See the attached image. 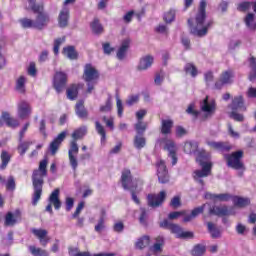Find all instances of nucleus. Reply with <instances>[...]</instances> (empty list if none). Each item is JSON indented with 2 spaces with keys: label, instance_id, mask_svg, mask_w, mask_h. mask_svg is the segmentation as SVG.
Here are the masks:
<instances>
[{
  "label": "nucleus",
  "instance_id": "6e6d98bb",
  "mask_svg": "<svg viewBox=\"0 0 256 256\" xmlns=\"http://www.w3.org/2000/svg\"><path fill=\"white\" fill-rule=\"evenodd\" d=\"M253 2H242L238 4L237 9L241 11L242 13H245V11H249L251 9V5Z\"/></svg>",
  "mask_w": 256,
  "mask_h": 256
},
{
  "label": "nucleus",
  "instance_id": "774afa93",
  "mask_svg": "<svg viewBox=\"0 0 256 256\" xmlns=\"http://www.w3.org/2000/svg\"><path fill=\"white\" fill-rule=\"evenodd\" d=\"M229 199H231V194H216V201H229Z\"/></svg>",
  "mask_w": 256,
  "mask_h": 256
},
{
  "label": "nucleus",
  "instance_id": "412c9836",
  "mask_svg": "<svg viewBox=\"0 0 256 256\" xmlns=\"http://www.w3.org/2000/svg\"><path fill=\"white\" fill-rule=\"evenodd\" d=\"M171 233H174L178 239H189L193 237V232H183V228L177 224H173L170 227Z\"/></svg>",
  "mask_w": 256,
  "mask_h": 256
},
{
  "label": "nucleus",
  "instance_id": "2f4dec72",
  "mask_svg": "<svg viewBox=\"0 0 256 256\" xmlns=\"http://www.w3.org/2000/svg\"><path fill=\"white\" fill-rule=\"evenodd\" d=\"M250 63V73H249V81H256V58L255 57H250L249 59Z\"/></svg>",
  "mask_w": 256,
  "mask_h": 256
},
{
  "label": "nucleus",
  "instance_id": "423d86ee",
  "mask_svg": "<svg viewBox=\"0 0 256 256\" xmlns=\"http://www.w3.org/2000/svg\"><path fill=\"white\" fill-rule=\"evenodd\" d=\"M224 159L227 161V165L231 167V169H236L237 171H239V169H243V167H245L242 161L243 159L242 150H238L231 154H225Z\"/></svg>",
  "mask_w": 256,
  "mask_h": 256
},
{
  "label": "nucleus",
  "instance_id": "4be33fe9",
  "mask_svg": "<svg viewBox=\"0 0 256 256\" xmlns=\"http://www.w3.org/2000/svg\"><path fill=\"white\" fill-rule=\"evenodd\" d=\"M33 235L39 238V241L43 247H47V243H49V238H47V230L45 229H32Z\"/></svg>",
  "mask_w": 256,
  "mask_h": 256
},
{
  "label": "nucleus",
  "instance_id": "5fc2aeb1",
  "mask_svg": "<svg viewBox=\"0 0 256 256\" xmlns=\"http://www.w3.org/2000/svg\"><path fill=\"white\" fill-rule=\"evenodd\" d=\"M137 103H139V94L131 95L126 100V105H128V107H131Z\"/></svg>",
  "mask_w": 256,
  "mask_h": 256
},
{
  "label": "nucleus",
  "instance_id": "6e6552de",
  "mask_svg": "<svg viewBox=\"0 0 256 256\" xmlns=\"http://www.w3.org/2000/svg\"><path fill=\"white\" fill-rule=\"evenodd\" d=\"M200 109L204 113V118L209 119L212 115H215L217 104L215 100H209V96H206V98L200 102Z\"/></svg>",
  "mask_w": 256,
  "mask_h": 256
},
{
  "label": "nucleus",
  "instance_id": "393cba45",
  "mask_svg": "<svg viewBox=\"0 0 256 256\" xmlns=\"http://www.w3.org/2000/svg\"><path fill=\"white\" fill-rule=\"evenodd\" d=\"M129 45H131V39L126 38L122 41L120 48L117 52V58L122 61V59H125V55L127 53V49H129Z\"/></svg>",
  "mask_w": 256,
  "mask_h": 256
},
{
  "label": "nucleus",
  "instance_id": "ea45409f",
  "mask_svg": "<svg viewBox=\"0 0 256 256\" xmlns=\"http://www.w3.org/2000/svg\"><path fill=\"white\" fill-rule=\"evenodd\" d=\"M147 145V140L143 136L136 135L134 137V147L135 149L141 150Z\"/></svg>",
  "mask_w": 256,
  "mask_h": 256
},
{
  "label": "nucleus",
  "instance_id": "c9c22d12",
  "mask_svg": "<svg viewBox=\"0 0 256 256\" xmlns=\"http://www.w3.org/2000/svg\"><path fill=\"white\" fill-rule=\"evenodd\" d=\"M233 203L235 207H247V205L251 203V200L249 198L235 196L233 198Z\"/></svg>",
  "mask_w": 256,
  "mask_h": 256
},
{
  "label": "nucleus",
  "instance_id": "7ed1b4c3",
  "mask_svg": "<svg viewBox=\"0 0 256 256\" xmlns=\"http://www.w3.org/2000/svg\"><path fill=\"white\" fill-rule=\"evenodd\" d=\"M209 157V154H207L206 152H200L198 157L196 158L197 163L202 166V169L194 171V180L196 181V183L202 185V187L203 185H205L203 177H209V175H211V169L213 167V163L209 161Z\"/></svg>",
  "mask_w": 256,
  "mask_h": 256
},
{
  "label": "nucleus",
  "instance_id": "79ce46f5",
  "mask_svg": "<svg viewBox=\"0 0 256 256\" xmlns=\"http://www.w3.org/2000/svg\"><path fill=\"white\" fill-rule=\"evenodd\" d=\"M91 29L95 35H101L103 33V25L99 23L98 19H95L91 24Z\"/></svg>",
  "mask_w": 256,
  "mask_h": 256
},
{
  "label": "nucleus",
  "instance_id": "e433bc0d",
  "mask_svg": "<svg viewBox=\"0 0 256 256\" xmlns=\"http://www.w3.org/2000/svg\"><path fill=\"white\" fill-rule=\"evenodd\" d=\"M29 3V7L33 13H37V11H43L45 4L43 2H37V0H27Z\"/></svg>",
  "mask_w": 256,
  "mask_h": 256
},
{
  "label": "nucleus",
  "instance_id": "de8ad7c7",
  "mask_svg": "<svg viewBox=\"0 0 256 256\" xmlns=\"http://www.w3.org/2000/svg\"><path fill=\"white\" fill-rule=\"evenodd\" d=\"M175 14L176 12L174 9H170L168 12H166L163 17L165 23H173V21H175Z\"/></svg>",
  "mask_w": 256,
  "mask_h": 256
},
{
  "label": "nucleus",
  "instance_id": "58836bf2",
  "mask_svg": "<svg viewBox=\"0 0 256 256\" xmlns=\"http://www.w3.org/2000/svg\"><path fill=\"white\" fill-rule=\"evenodd\" d=\"M253 21H255V14H253V13L247 14L244 19V23H245L246 27H248V29H252L253 31H255L256 23L253 24Z\"/></svg>",
  "mask_w": 256,
  "mask_h": 256
},
{
  "label": "nucleus",
  "instance_id": "e2e57ef3",
  "mask_svg": "<svg viewBox=\"0 0 256 256\" xmlns=\"http://www.w3.org/2000/svg\"><path fill=\"white\" fill-rule=\"evenodd\" d=\"M141 214L139 217V222L141 225H147V210L145 208H140Z\"/></svg>",
  "mask_w": 256,
  "mask_h": 256
},
{
  "label": "nucleus",
  "instance_id": "4c0bfd02",
  "mask_svg": "<svg viewBox=\"0 0 256 256\" xmlns=\"http://www.w3.org/2000/svg\"><path fill=\"white\" fill-rule=\"evenodd\" d=\"M171 129H173L172 120H162L161 133L163 135H169V133H171Z\"/></svg>",
  "mask_w": 256,
  "mask_h": 256
},
{
  "label": "nucleus",
  "instance_id": "338daca9",
  "mask_svg": "<svg viewBox=\"0 0 256 256\" xmlns=\"http://www.w3.org/2000/svg\"><path fill=\"white\" fill-rule=\"evenodd\" d=\"M7 127H11L12 129H16V127H19V120L15 119V118H10L7 122H6Z\"/></svg>",
  "mask_w": 256,
  "mask_h": 256
},
{
  "label": "nucleus",
  "instance_id": "09e8293b",
  "mask_svg": "<svg viewBox=\"0 0 256 256\" xmlns=\"http://www.w3.org/2000/svg\"><path fill=\"white\" fill-rule=\"evenodd\" d=\"M25 82H26L25 76H20V77L17 79V82H16V89H17V91H19L20 93H23V92L25 91Z\"/></svg>",
  "mask_w": 256,
  "mask_h": 256
},
{
  "label": "nucleus",
  "instance_id": "473e14b6",
  "mask_svg": "<svg viewBox=\"0 0 256 256\" xmlns=\"http://www.w3.org/2000/svg\"><path fill=\"white\" fill-rule=\"evenodd\" d=\"M63 55L68 59L75 60L77 59V51H75L74 46H67L63 48Z\"/></svg>",
  "mask_w": 256,
  "mask_h": 256
},
{
  "label": "nucleus",
  "instance_id": "ddd939ff",
  "mask_svg": "<svg viewBox=\"0 0 256 256\" xmlns=\"http://www.w3.org/2000/svg\"><path fill=\"white\" fill-rule=\"evenodd\" d=\"M157 167V177L159 183L165 184L169 183V172L167 171V166L165 165V161L158 160L156 163Z\"/></svg>",
  "mask_w": 256,
  "mask_h": 256
},
{
  "label": "nucleus",
  "instance_id": "bf43d9fd",
  "mask_svg": "<svg viewBox=\"0 0 256 256\" xmlns=\"http://www.w3.org/2000/svg\"><path fill=\"white\" fill-rule=\"evenodd\" d=\"M237 110H232L230 117L231 119H234V121H239V122H243L245 117L243 116V114L237 113Z\"/></svg>",
  "mask_w": 256,
  "mask_h": 256
},
{
  "label": "nucleus",
  "instance_id": "603ef678",
  "mask_svg": "<svg viewBox=\"0 0 256 256\" xmlns=\"http://www.w3.org/2000/svg\"><path fill=\"white\" fill-rule=\"evenodd\" d=\"M205 246L203 245H197L194 247L192 250V255L193 256H203L205 254Z\"/></svg>",
  "mask_w": 256,
  "mask_h": 256
},
{
  "label": "nucleus",
  "instance_id": "2eb2a0df",
  "mask_svg": "<svg viewBox=\"0 0 256 256\" xmlns=\"http://www.w3.org/2000/svg\"><path fill=\"white\" fill-rule=\"evenodd\" d=\"M206 144L210 149H215V151H219L220 153H228V151L232 149L231 144L227 142H216L207 140Z\"/></svg>",
  "mask_w": 256,
  "mask_h": 256
},
{
  "label": "nucleus",
  "instance_id": "37998d69",
  "mask_svg": "<svg viewBox=\"0 0 256 256\" xmlns=\"http://www.w3.org/2000/svg\"><path fill=\"white\" fill-rule=\"evenodd\" d=\"M20 24L24 29H35V20L23 18L20 20Z\"/></svg>",
  "mask_w": 256,
  "mask_h": 256
},
{
  "label": "nucleus",
  "instance_id": "bb28decb",
  "mask_svg": "<svg viewBox=\"0 0 256 256\" xmlns=\"http://www.w3.org/2000/svg\"><path fill=\"white\" fill-rule=\"evenodd\" d=\"M31 145H33V141H24V142H23V140L19 141V144L17 147L19 155H21V157H23V155H25L27 153V151L29 150Z\"/></svg>",
  "mask_w": 256,
  "mask_h": 256
},
{
  "label": "nucleus",
  "instance_id": "c756f323",
  "mask_svg": "<svg viewBox=\"0 0 256 256\" xmlns=\"http://www.w3.org/2000/svg\"><path fill=\"white\" fill-rule=\"evenodd\" d=\"M1 165H0V170L5 171L7 169V166L9 165V162L11 161V155H9V152L3 150L1 153Z\"/></svg>",
  "mask_w": 256,
  "mask_h": 256
},
{
  "label": "nucleus",
  "instance_id": "c85d7f7f",
  "mask_svg": "<svg viewBox=\"0 0 256 256\" xmlns=\"http://www.w3.org/2000/svg\"><path fill=\"white\" fill-rule=\"evenodd\" d=\"M208 231L212 239L221 238V230H219L212 222H207Z\"/></svg>",
  "mask_w": 256,
  "mask_h": 256
},
{
  "label": "nucleus",
  "instance_id": "9b49d317",
  "mask_svg": "<svg viewBox=\"0 0 256 256\" xmlns=\"http://www.w3.org/2000/svg\"><path fill=\"white\" fill-rule=\"evenodd\" d=\"M234 77L235 75L231 70L222 72L219 79L215 82V89H221L222 87H225V85H231Z\"/></svg>",
  "mask_w": 256,
  "mask_h": 256
},
{
  "label": "nucleus",
  "instance_id": "a211bd4d",
  "mask_svg": "<svg viewBox=\"0 0 256 256\" xmlns=\"http://www.w3.org/2000/svg\"><path fill=\"white\" fill-rule=\"evenodd\" d=\"M66 137H67V132L63 131L50 143L49 150L52 155H55V153H57V151L59 150V147H61V143L65 141Z\"/></svg>",
  "mask_w": 256,
  "mask_h": 256
},
{
  "label": "nucleus",
  "instance_id": "f8f14e48",
  "mask_svg": "<svg viewBox=\"0 0 256 256\" xmlns=\"http://www.w3.org/2000/svg\"><path fill=\"white\" fill-rule=\"evenodd\" d=\"M17 111L19 119H29L33 113V108L29 102L21 100L17 105Z\"/></svg>",
  "mask_w": 256,
  "mask_h": 256
},
{
  "label": "nucleus",
  "instance_id": "864d4df0",
  "mask_svg": "<svg viewBox=\"0 0 256 256\" xmlns=\"http://www.w3.org/2000/svg\"><path fill=\"white\" fill-rule=\"evenodd\" d=\"M163 81H165V72L160 71L156 73L154 78L155 85H162Z\"/></svg>",
  "mask_w": 256,
  "mask_h": 256
},
{
  "label": "nucleus",
  "instance_id": "a878e982",
  "mask_svg": "<svg viewBox=\"0 0 256 256\" xmlns=\"http://www.w3.org/2000/svg\"><path fill=\"white\" fill-rule=\"evenodd\" d=\"M84 101L80 100L78 103H76V115L79 117V119H87L89 116V113L87 112V109H85Z\"/></svg>",
  "mask_w": 256,
  "mask_h": 256
},
{
  "label": "nucleus",
  "instance_id": "13d9d810",
  "mask_svg": "<svg viewBox=\"0 0 256 256\" xmlns=\"http://www.w3.org/2000/svg\"><path fill=\"white\" fill-rule=\"evenodd\" d=\"M113 107V103L111 102V98H108L104 106L100 107V111L102 113H108V111H111Z\"/></svg>",
  "mask_w": 256,
  "mask_h": 256
},
{
  "label": "nucleus",
  "instance_id": "8fccbe9b",
  "mask_svg": "<svg viewBox=\"0 0 256 256\" xmlns=\"http://www.w3.org/2000/svg\"><path fill=\"white\" fill-rule=\"evenodd\" d=\"M95 125H96L97 133L99 135H101V143H103V141H105V139H106L105 127H103V125H101V123H99V121H96Z\"/></svg>",
  "mask_w": 256,
  "mask_h": 256
},
{
  "label": "nucleus",
  "instance_id": "9d476101",
  "mask_svg": "<svg viewBox=\"0 0 256 256\" xmlns=\"http://www.w3.org/2000/svg\"><path fill=\"white\" fill-rule=\"evenodd\" d=\"M59 188H56L49 196V204L46 206V211L53 215V206L58 211V209H61V200L59 199Z\"/></svg>",
  "mask_w": 256,
  "mask_h": 256
},
{
  "label": "nucleus",
  "instance_id": "20e7f679",
  "mask_svg": "<svg viewBox=\"0 0 256 256\" xmlns=\"http://www.w3.org/2000/svg\"><path fill=\"white\" fill-rule=\"evenodd\" d=\"M122 187L126 191H130L132 195V201L139 205L141 202L137 197V182L134 181L133 176H131V170H124L121 176Z\"/></svg>",
  "mask_w": 256,
  "mask_h": 256
},
{
  "label": "nucleus",
  "instance_id": "69168bd1",
  "mask_svg": "<svg viewBox=\"0 0 256 256\" xmlns=\"http://www.w3.org/2000/svg\"><path fill=\"white\" fill-rule=\"evenodd\" d=\"M203 211H205V204H203L200 207L194 208L191 212L193 219H195V217H197L198 215H201V213H203Z\"/></svg>",
  "mask_w": 256,
  "mask_h": 256
},
{
  "label": "nucleus",
  "instance_id": "6ab92c4d",
  "mask_svg": "<svg viewBox=\"0 0 256 256\" xmlns=\"http://www.w3.org/2000/svg\"><path fill=\"white\" fill-rule=\"evenodd\" d=\"M69 25V7L64 6L58 15V26L65 29Z\"/></svg>",
  "mask_w": 256,
  "mask_h": 256
},
{
  "label": "nucleus",
  "instance_id": "a19ab883",
  "mask_svg": "<svg viewBox=\"0 0 256 256\" xmlns=\"http://www.w3.org/2000/svg\"><path fill=\"white\" fill-rule=\"evenodd\" d=\"M29 251L33 256H49V252L35 246H29Z\"/></svg>",
  "mask_w": 256,
  "mask_h": 256
},
{
  "label": "nucleus",
  "instance_id": "72a5a7b5",
  "mask_svg": "<svg viewBox=\"0 0 256 256\" xmlns=\"http://www.w3.org/2000/svg\"><path fill=\"white\" fill-rule=\"evenodd\" d=\"M184 71L187 75H191V77H197L199 75V70H197V67L193 63H187L184 66Z\"/></svg>",
  "mask_w": 256,
  "mask_h": 256
},
{
  "label": "nucleus",
  "instance_id": "0e129e2a",
  "mask_svg": "<svg viewBox=\"0 0 256 256\" xmlns=\"http://www.w3.org/2000/svg\"><path fill=\"white\" fill-rule=\"evenodd\" d=\"M116 106L118 111V117H123V102L119 96H116Z\"/></svg>",
  "mask_w": 256,
  "mask_h": 256
},
{
  "label": "nucleus",
  "instance_id": "f03ea898",
  "mask_svg": "<svg viewBox=\"0 0 256 256\" xmlns=\"http://www.w3.org/2000/svg\"><path fill=\"white\" fill-rule=\"evenodd\" d=\"M207 8V2L202 0L200 2L199 11L196 15V26L191 25V20H188V24L190 25V33L195 35V37H205L207 35V31H209V27L213 25L212 22H208L205 24V19L207 14L205 9Z\"/></svg>",
  "mask_w": 256,
  "mask_h": 256
},
{
  "label": "nucleus",
  "instance_id": "f704fd0d",
  "mask_svg": "<svg viewBox=\"0 0 256 256\" xmlns=\"http://www.w3.org/2000/svg\"><path fill=\"white\" fill-rule=\"evenodd\" d=\"M151 243V238L147 235L142 236L136 241V249H145Z\"/></svg>",
  "mask_w": 256,
  "mask_h": 256
},
{
  "label": "nucleus",
  "instance_id": "dca6fc26",
  "mask_svg": "<svg viewBox=\"0 0 256 256\" xmlns=\"http://www.w3.org/2000/svg\"><path fill=\"white\" fill-rule=\"evenodd\" d=\"M165 197H167V193L165 191H161L158 195L149 194L148 205L150 207H159V205L165 201Z\"/></svg>",
  "mask_w": 256,
  "mask_h": 256
},
{
  "label": "nucleus",
  "instance_id": "7c9ffc66",
  "mask_svg": "<svg viewBox=\"0 0 256 256\" xmlns=\"http://www.w3.org/2000/svg\"><path fill=\"white\" fill-rule=\"evenodd\" d=\"M86 135L87 126H82L72 133V139H74V141H78V139H83Z\"/></svg>",
  "mask_w": 256,
  "mask_h": 256
},
{
  "label": "nucleus",
  "instance_id": "b1692460",
  "mask_svg": "<svg viewBox=\"0 0 256 256\" xmlns=\"http://www.w3.org/2000/svg\"><path fill=\"white\" fill-rule=\"evenodd\" d=\"M153 56L147 55L140 59V62L137 66L138 71H147L151 65H153Z\"/></svg>",
  "mask_w": 256,
  "mask_h": 256
},
{
  "label": "nucleus",
  "instance_id": "1a4fd4ad",
  "mask_svg": "<svg viewBox=\"0 0 256 256\" xmlns=\"http://www.w3.org/2000/svg\"><path fill=\"white\" fill-rule=\"evenodd\" d=\"M78 154H79V145H77V141L73 140L70 143V149L68 150L69 163L73 171H77V167H79V162L77 161Z\"/></svg>",
  "mask_w": 256,
  "mask_h": 256
},
{
  "label": "nucleus",
  "instance_id": "4468645a",
  "mask_svg": "<svg viewBox=\"0 0 256 256\" xmlns=\"http://www.w3.org/2000/svg\"><path fill=\"white\" fill-rule=\"evenodd\" d=\"M67 85V74L64 72H56L54 75V88L57 93H62Z\"/></svg>",
  "mask_w": 256,
  "mask_h": 256
},
{
  "label": "nucleus",
  "instance_id": "f3484780",
  "mask_svg": "<svg viewBox=\"0 0 256 256\" xmlns=\"http://www.w3.org/2000/svg\"><path fill=\"white\" fill-rule=\"evenodd\" d=\"M211 215H216L217 217H229V215H234L233 210H230L227 206H213L210 208Z\"/></svg>",
  "mask_w": 256,
  "mask_h": 256
},
{
  "label": "nucleus",
  "instance_id": "39448f33",
  "mask_svg": "<svg viewBox=\"0 0 256 256\" xmlns=\"http://www.w3.org/2000/svg\"><path fill=\"white\" fill-rule=\"evenodd\" d=\"M83 79L87 83L86 93H93V89L97 85V79H99V72L92 64H86L84 66Z\"/></svg>",
  "mask_w": 256,
  "mask_h": 256
},
{
  "label": "nucleus",
  "instance_id": "49530a36",
  "mask_svg": "<svg viewBox=\"0 0 256 256\" xmlns=\"http://www.w3.org/2000/svg\"><path fill=\"white\" fill-rule=\"evenodd\" d=\"M15 223H17V219H15V216L13 215V213L8 212L5 217V225L7 227H13Z\"/></svg>",
  "mask_w": 256,
  "mask_h": 256
},
{
  "label": "nucleus",
  "instance_id": "c03bdc74",
  "mask_svg": "<svg viewBox=\"0 0 256 256\" xmlns=\"http://www.w3.org/2000/svg\"><path fill=\"white\" fill-rule=\"evenodd\" d=\"M184 151L191 155V153H195L197 151V142H186L184 144Z\"/></svg>",
  "mask_w": 256,
  "mask_h": 256
},
{
  "label": "nucleus",
  "instance_id": "052dcab7",
  "mask_svg": "<svg viewBox=\"0 0 256 256\" xmlns=\"http://www.w3.org/2000/svg\"><path fill=\"white\" fill-rule=\"evenodd\" d=\"M214 79H215V76L213 75L212 71H208L204 74V81L206 85H211Z\"/></svg>",
  "mask_w": 256,
  "mask_h": 256
},
{
  "label": "nucleus",
  "instance_id": "4d7b16f0",
  "mask_svg": "<svg viewBox=\"0 0 256 256\" xmlns=\"http://www.w3.org/2000/svg\"><path fill=\"white\" fill-rule=\"evenodd\" d=\"M15 187V178L13 176H9L6 182V189H8V191H15Z\"/></svg>",
  "mask_w": 256,
  "mask_h": 256
},
{
  "label": "nucleus",
  "instance_id": "5701e85b",
  "mask_svg": "<svg viewBox=\"0 0 256 256\" xmlns=\"http://www.w3.org/2000/svg\"><path fill=\"white\" fill-rule=\"evenodd\" d=\"M232 111H246L247 108L245 107V102L243 101V96H236L232 100L230 105Z\"/></svg>",
  "mask_w": 256,
  "mask_h": 256
},
{
  "label": "nucleus",
  "instance_id": "aec40b11",
  "mask_svg": "<svg viewBox=\"0 0 256 256\" xmlns=\"http://www.w3.org/2000/svg\"><path fill=\"white\" fill-rule=\"evenodd\" d=\"M164 149L168 151V155L172 159V165H177V146H175V142L167 140Z\"/></svg>",
  "mask_w": 256,
  "mask_h": 256
},
{
  "label": "nucleus",
  "instance_id": "cd10ccee",
  "mask_svg": "<svg viewBox=\"0 0 256 256\" xmlns=\"http://www.w3.org/2000/svg\"><path fill=\"white\" fill-rule=\"evenodd\" d=\"M67 98L70 99V101H75L77 99V96L79 95V85L74 84L71 85L67 90Z\"/></svg>",
  "mask_w": 256,
  "mask_h": 256
},
{
  "label": "nucleus",
  "instance_id": "f257e3e1",
  "mask_svg": "<svg viewBox=\"0 0 256 256\" xmlns=\"http://www.w3.org/2000/svg\"><path fill=\"white\" fill-rule=\"evenodd\" d=\"M47 159L40 161L39 168L33 171L32 174V205H37L43 195V183H45V177H47Z\"/></svg>",
  "mask_w": 256,
  "mask_h": 256
},
{
  "label": "nucleus",
  "instance_id": "680f3d73",
  "mask_svg": "<svg viewBox=\"0 0 256 256\" xmlns=\"http://www.w3.org/2000/svg\"><path fill=\"white\" fill-rule=\"evenodd\" d=\"M135 129H136L138 135H141V134L145 133L147 126L145 124H143V122L141 120H139L138 123L135 125Z\"/></svg>",
  "mask_w": 256,
  "mask_h": 256
},
{
  "label": "nucleus",
  "instance_id": "a18cd8bd",
  "mask_svg": "<svg viewBox=\"0 0 256 256\" xmlns=\"http://www.w3.org/2000/svg\"><path fill=\"white\" fill-rule=\"evenodd\" d=\"M102 215H105V211H102ZM96 233H101L105 229V216H101L98 220L97 225L95 226Z\"/></svg>",
  "mask_w": 256,
  "mask_h": 256
},
{
  "label": "nucleus",
  "instance_id": "0eeeda50",
  "mask_svg": "<svg viewBox=\"0 0 256 256\" xmlns=\"http://www.w3.org/2000/svg\"><path fill=\"white\" fill-rule=\"evenodd\" d=\"M34 13H37L36 19L34 20V29L43 31L51 22V16H49V13L45 12V9Z\"/></svg>",
  "mask_w": 256,
  "mask_h": 256
},
{
  "label": "nucleus",
  "instance_id": "3c124183",
  "mask_svg": "<svg viewBox=\"0 0 256 256\" xmlns=\"http://www.w3.org/2000/svg\"><path fill=\"white\" fill-rule=\"evenodd\" d=\"M63 43H65V37L57 38L56 40H54L53 51L55 55H59V48L61 47V45H63Z\"/></svg>",
  "mask_w": 256,
  "mask_h": 256
}]
</instances>
